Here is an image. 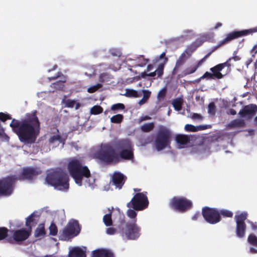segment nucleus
<instances>
[{
    "mask_svg": "<svg viewBox=\"0 0 257 257\" xmlns=\"http://www.w3.org/2000/svg\"><path fill=\"white\" fill-rule=\"evenodd\" d=\"M119 153L116 154L114 149L109 144L101 145L100 151L94 157L105 163L115 162L120 158L132 160L134 156V149L132 143L129 140L120 141L117 146Z\"/></svg>",
    "mask_w": 257,
    "mask_h": 257,
    "instance_id": "obj_1",
    "label": "nucleus"
},
{
    "mask_svg": "<svg viewBox=\"0 0 257 257\" xmlns=\"http://www.w3.org/2000/svg\"><path fill=\"white\" fill-rule=\"evenodd\" d=\"M10 125L18 135L20 141L27 143L34 142L39 132L40 124L35 113L31 118L21 122L13 119Z\"/></svg>",
    "mask_w": 257,
    "mask_h": 257,
    "instance_id": "obj_2",
    "label": "nucleus"
},
{
    "mask_svg": "<svg viewBox=\"0 0 257 257\" xmlns=\"http://www.w3.org/2000/svg\"><path fill=\"white\" fill-rule=\"evenodd\" d=\"M69 172L78 186L85 185L92 188L95 186V178L91 175L86 166L83 165L81 158H73L68 164Z\"/></svg>",
    "mask_w": 257,
    "mask_h": 257,
    "instance_id": "obj_3",
    "label": "nucleus"
},
{
    "mask_svg": "<svg viewBox=\"0 0 257 257\" xmlns=\"http://www.w3.org/2000/svg\"><path fill=\"white\" fill-rule=\"evenodd\" d=\"M46 182L60 191H66L69 188L68 176L58 172H49L46 178Z\"/></svg>",
    "mask_w": 257,
    "mask_h": 257,
    "instance_id": "obj_4",
    "label": "nucleus"
},
{
    "mask_svg": "<svg viewBox=\"0 0 257 257\" xmlns=\"http://www.w3.org/2000/svg\"><path fill=\"white\" fill-rule=\"evenodd\" d=\"M170 135L171 133L168 129L161 128L155 143V147L157 151H160L170 148Z\"/></svg>",
    "mask_w": 257,
    "mask_h": 257,
    "instance_id": "obj_5",
    "label": "nucleus"
},
{
    "mask_svg": "<svg viewBox=\"0 0 257 257\" xmlns=\"http://www.w3.org/2000/svg\"><path fill=\"white\" fill-rule=\"evenodd\" d=\"M148 200L146 194L143 193H137L128 202L127 206L136 210H142L148 205Z\"/></svg>",
    "mask_w": 257,
    "mask_h": 257,
    "instance_id": "obj_6",
    "label": "nucleus"
},
{
    "mask_svg": "<svg viewBox=\"0 0 257 257\" xmlns=\"http://www.w3.org/2000/svg\"><path fill=\"white\" fill-rule=\"evenodd\" d=\"M170 206L179 211L184 212L191 208L192 203L183 197H174L170 201Z\"/></svg>",
    "mask_w": 257,
    "mask_h": 257,
    "instance_id": "obj_7",
    "label": "nucleus"
},
{
    "mask_svg": "<svg viewBox=\"0 0 257 257\" xmlns=\"http://www.w3.org/2000/svg\"><path fill=\"white\" fill-rule=\"evenodd\" d=\"M140 228L135 223L127 224L123 228L121 232V236L125 239H135L140 234Z\"/></svg>",
    "mask_w": 257,
    "mask_h": 257,
    "instance_id": "obj_8",
    "label": "nucleus"
},
{
    "mask_svg": "<svg viewBox=\"0 0 257 257\" xmlns=\"http://www.w3.org/2000/svg\"><path fill=\"white\" fill-rule=\"evenodd\" d=\"M80 230L78 222L75 220H71L63 230L62 238L64 240H66L76 236L79 233Z\"/></svg>",
    "mask_w": 257,
    "mask_h": 257,
    "instance_id": "obj_9",
    "label": "nucleus"
},
{
    "mask_svg": "<svg viewBox=\"0 0 257 257\" xmlns=\"http://www.w3.org/2000/svg\"><path fill=\"white\" fill-rule=\"evenodd\" d=\"M202 215L205 220L210 224H215L220 221L219 210L207 207L202 209Z\"/></svg>",
    "mask_w": 257,
    "mask_h": 257,
    "instance_id": "obj_10",
    "label": "nucleus"
},
{
    "mask_svg": "<svg viewBox=\"0 0 257 257\" xmlns=\"http://www.w3.org/2000/svg\"><path fill=\"white\" fill-rule=\"evenodd\" d=\"M247 213L243 212L235 216V220L236 223V232L238 237L242 238L244 236L246 226L244 220L246 219Z\"/></svg>",
    "mask_w": 257,
    "mask_h": 257,
    "instance_id": "obj_11",
    "label": "nucleus"
},
{
    "mask_svg": "<svg viewBox=\"0 0 257 257\" xmlns=\"http://www.w3.org/2000/svg\"><path fill=\"white\" fill-rule=\"evenodd\" d=\"M16 178L10 176L0 181V195H10L13 191V184Z\"/></svg>",
    "mask_w": 257,
    "mask_h": 257,
    "instance_id": "obj_12",
    "label": "nucleus"
},
{
    "mask_svg": "<svg viewBox=\"0 0 257 257\" xmlns=\"http://www.w3.org/2000/svg\"><path fill=\"white\" fill-rule=\"evenodd\" d=\"M252 34L250 29L244 30L242 31H235L227 34L225 38L222 40L223 44L228 43L229 42L238 38L239 37L246 36Z\"/></svg>",
    "mask_w": 257,
    "mask_h": 257,
    "instance_id": "obj_13",
    "label": "nucleus"
},
{
    "mask_svg": "<svg viewBox=\"0 0 257 257\" xmlns=\"http://www.w3.org/2000/svg\"><path fill=\"white\" fill-rule=\"evenodd\" d=\"M125 180V177L121 173L114 172L112 176V181L116 188L120 189Z\"/></svg>",
    "mask_w": 257,
    "mask_h": 257,
    "instance_id": "obj_14",
    "label": "nucleus"
},
{
    "mask_svg": "<svg viewBox=\"0 0 257 257\" xmlns=\"http://www.w3.org/2000/svg\"><path fill=\"white\" fill-rule=\"evenodd\" d=\"M40 172L39 169L33 168H24L21 179H32Z\"/></svg>",
    "mask_w": 257,
    "mask_h": 257,
    "instance_id": "obj_15",
    "label": "nucleus"
},
{
    "mask_svg": "<svg viewBox=\"0 0 257 257\" xmlns=\"http://www.w3.org/2000/svg\"><path fill=\"white\" fill-rule=\"evenodd\" d=\"M29 231L22 229L17 230L13 233V237L16 241H21L26 239L29 236Z\"/></svg>",
    "mask_w": 257,
    "mask_h": 257,
    "instance_id": "obj_16",
    "label": "nucleus"
},
{
    "mask_svg": "<svg viewBox=\"0 0 257 257\" xmlns=\"http://www.w3.org/2000/svg\"><path fill=\"white\" fill-rule=\"evenodd\" d=\"M215 104L217 111L222 112L229 107L230 103L227 100L222 98H216L214 100Z\"/></svg>",
    "mask_w": 257,
    "mask_h": 257,
    "instance_id": "obj_17",
    "label": "nucleus"
},
{
    "mask_svg": "<svg viewBox=\"0 0 257 257\" xmlns=\"http://www.w3.org/2000/svg\"><path fill=\"white\" fill-rule=\"evenodd\" d=\"M176 142L178 148H184L189 142V138L186 135H178L176 137Z\"/></svg>",
    "mask_w": 257,
    "mask_h": 257,
    "instance_id": "obj_18",
    "label": "nucleus"
},
{
    "mask_svg": "<svg viewBox=\"0 0 257 257\" xmlns=\"http://www.w3.org/2000/svg\"><path fill=\"white\" fill-rule=\"evenodd\" d=\"M68 257H86L85 251L80 247H69Z\"/></svg>",
    "mask_w": 257,
    "mask_h": 257,
    "instance_id": "obj_19",
    "label": "nucleus"
},
{
    "mask_svg": "<svg viewBox=\"0 0 257 257\" xmlns=\"http://www.w3.org/2000/svg\"><path fill=\"white\" fill-rule=\"evenodd\" d=\"M247 240L250 245L249 249V252L257 253V237L254 234H251L248 237Z\"/></svg>",
    "mask_w": 257,
    "mask_h": 257,
    "instance_id": "obj_20",
    "label": "nucleus"
},
{
    "mask_svg": "<svg viewBox=\"0 0 257 257\" xmlns=\"http://www.w3.org/2000/svg\"><path fill=\"white\" fill-rule=\"evenodd\" d=\"M39 213L38 212H33L26 220V225L30 229L35 225L39 220Z\"/></svg>",
    "mask_w": 257,
    "mask_h": 257,
    "instance_id": "obj_21",
    "label": "nucleus"
},
{
    "mask_svg": "<svg viewBox=\"0 0 257 257\" xmlns=\"http://www.w3.org/2000/svg\"><path fill=\"white\" fill-rule=\"evenodd\" d=\"M110 252L105 249H97L92 252V257H111Z\"/></svg>",
    "mask_w": 257,
    "mask_h": 257,
    "instance_id": "obj_22",
    "label": "nucleus"
},
{
    "mask_svg": "<svg viewBox=\"0 0 257 257\" xmlns=\"http://www.w3.org/2000/svg\"><path fill=\"white\" fill-rule=\"evenodd\" d=\"M223 69L222 66L218 64L215 66L210 69V71L212 72V75L214 77L218 79L222 78L224 75H223L220 71Z\"/></svg>",
    "mask_w": 257,
    "mask_h": 257,
    "instance_id": "obj_23",
    "label": "nucleus"
},
{
    "mask_svg": "<svg viewBox=\"0 0 257 257\" xmlns=\"http://www.w3.org/2000/svg\"><path fill=\"white\" fill-rule=\"evenodd\" d=\"M65 106L69 108H73L75 107V109H78L80 107L83 106V103L77 102L75 100L67 99L64 102Z\"/></svg>",
    "mask_w": 257,
    "mask_h": 257,
    "instance_id": "obj_24",
    "label": "nucleus"
},
{
    "mask_svg": "<svg viewBox=\"0 0 257 257\" xmlns=\"http://www.w3.org/2000/svg\"><path fill=\"white\" fill-rule=\"evenodd\" d=\"M45 234L44 224L42 223L39 224L35 230L34 233L35 236L38 238H41L45 236Z\"/></svg>",
    "mask_w": 257,
    "mask_h": 257,
    "instance_id": "obj_25",
    "label": "nucleus"
},
{
    "mask_svg": "<svg viewBox=\"0 0 257 257\" xmlns=\"http://www.w3.org/2000/svg\"><path fill=\"white\" fill-rule=\"evenodd\" d=\"M64 139H62L59 136H54L51 137L49 139L50 143L53 145L52 147H55L56 146L58 145L59 144L62 143V145L61 147H62L64 145Z\"/></svg>",
    "mask_w": 257,
    "mask_h": 257,
    "instance_id": "obj_26",
    "label": "nucleus"
},
{
    "mask_svg": "<svg viewBox=\"0 0 257 257\" xmlns=\"http://www.w3.org/2000/svg\"><path fill=\"white\" fill-rule=\"evenodd\" d=\"M172 104L176 111H180L182 109L183 104V99L181 97H178L172 100Z\"/></svg>",
    "mask_w": 257,
    "mask_h": 257,
    "instance_id": "obj_27",
    "label": "nucleus"
},
{
    "mask_svg": "<svg viewBox=\"0 0 257 257\" xmlns=\"http://www.w3.org/2000/svg\"><path fill=\"white\" fill-rule=\"evenodd\" d=\"M239 112H257V105L254 104L245 105Z\"/></svg>",
    "mask_w": 257,
    "mask_h": 257,
    "instance_id": "obj_28",
    "label": "nucleus"
},
{
    "mask_svg": "<svg viewBox=\"0 0 257 257\" xmlns=\"http://www.w3.org/2000/svg\"><path fill=\"white\" fill-rule=\"evenodd\" d=\"M124 95L126 97L137 98L140 97L141 94H139L137 90L134 89H126Z\"/></svg>",
    "mask_w": 257,
    "mask_h": 257,
    "instance_id": "obj_29",
    "label": "nucleus"
},
{
    "mask_svg": "<svg viewBox=\"0 0 257 257\" xmlns=\"http://www.w3.org/2000/svg\"><path fill=\"white\" fill-rule=\"evenodd\" d=\"M188 117L190 118L193 121L199 122L204 120V117L199 113H189Z\"/></svg>",
    "mask_w": 257,
    "mask_h": 257,
    "instance_id": "obj_30",
    "label": "nucleus"
},
{
    "mask_svg": "<svg viewBox=\"0 0 257 257\" xmlns=\"http://www.w3.org/2000/svg\"><path fill=\"white\" fill-rule=\"evenodd\" d=\"M142 92L143 93V97L139 101V104L141 105L145 103L151 94V92L148 90H143Z\"/></svg>",
    "mask_w": 257,
    "mask_h": 257,
    "instance_id": "obj_31",
    "label": "nucleus"
},
{
    "mask_svg": "<svg viewBox=\"0 0 257 257\" xmlns=\"http://www.w3.org/2000/svg\"><path fill=\"white\" fill-rule=\"evenodd\" d=\"M124 105L120 103L114 104L111 107V109L114 111H122L124 109Z\"/></svg>",
    "mask_w": 257,
    "mask_h": 257,
    "instance_id": "obj_32",
    "label": "nucleus"
},
{
    "mask_svg": "<svg viewBox=\"0 0 257 257\" xmlns=\"http://www.w3.org/2000/svg\"><path fill=\"white\" fill-rule=\"evenodd\" d=\"M197 69H198V66H197L196 65L192 66V67H188L184 70V71H183L184 75H183L186 76L187 75L192 74V73H194Z\"/></svg>",
    "mask_w": 257,
    "mask_h": 257,
    "instance_id": "obj_33",
    "label": "nucleus"
},
{
    "mask_svg": "<svg viewBox=\"0 0 257 257\" xmlns=\"http://www.w3.org/2000/svg\"><path fill=\"white\" fill-rule=\"evenodd\" d=\"M103 221L106 226H110L112 225V220L111 214H105L103 218Z\"/></svg>",
    "mask_w": 257,
    "mask_h": 257,
    "instance_id": "obj_34",
    "label": "nucleus"
},
{
    "mask_svg": "<svg viewBox=\"0 0 257 257\" xmlns=\"http://www.w3.org/2000/svg\"><path fill=\"white\" fill-rule=\"evenodd\" d=\"M154 125L153 123H146L141 126V130L144 132L151 131L154 128Z\"/></svg>",
    "mask_w": 257,
    "mask_h": 257,
    "instance_id": "obj_35",
    "label": "nucleus"
},
{
    "mask_svg": "<svg viewBox=\"0 0 257 257\" xmlns=\"http://www.w3.org/2000/svg\"><path fill=\"white\" fill-rule=\"evenodd\" d=\"M110 79V76L108 74L103 73L101 74L99 77V81L101 83L108 82Z\"/></svg>",
    "mask_w": 257,
    "mask_h": 257,
    "instance_id": "obj_36",
    "label": "nucleus"
},
{
    "mask_svg": "<svg viewBox=\"0 0 257 257\" xmlns=\"http://www.w3.org/2000/svg\"><path fill=\"white\" fill-rule=\"evenodd\" d=\"M219 215H221L224 217H231L233 215V213L228 210L222 209L219 211Z\"/></svg>",
    "mask_w": 257,
    "mask_h": 257,
    "instance_id": "obj_37",
    "label": "nucleus"
},
{
    "mask_svg": "<svg viewBox=\"0 0 257 257\" xmlns=\"http://www.w3.org/2000/svg\"><path fill=\"white\" fill-rule=\"evenodd\" d=\"M58 230L55 224L52 223L49 226V233L50 235L55 236L57 234Z\"/></svg>",
    "mask_w": 257,
    "mask_h": 257,
    "instance_id": "obj_38",
    "label": "nucleus"
},
{
    "mask_svg": "<svg viewBox=\"0 0 257 257\" xmlns=\"http://www.w3.org/2000/svg\"><path fill=\"white\" fill-rule=\"evenodd\" d=\"M164 63L160 64L158 68L156 70V74L158 77H161L164 73Z\"/></svg>",
    "mask_w": 257,
    "mask_h": 257,
    "instance_id": "obj_39",
    "label": "nucleus"
},
{
    "mask_svg": "<svg viewBox=\"0 0 257 257\" xmlns=\"http://www.w3.org/2000/svg\"><path fill=\"white\" fill-rule=\"evenodd\" d=\"M65 82V81H58L55 83L52 84L53 88L56 89L60 90L62 89L64 87V83Z\"/></svg>",
    "mask_w": 257,
    "mask_h": 257,
    "instance_id": "obj_40",
    "label": "nucleus"
},
{
    "mask_svg": "<svg viewBox=\"0 0 257 257\" xmlns=\"http://www.w3.org/2000/svg\"><path fill=\"white\" fill-rule=\"evenodd\" d=\"M123 116L120 114L114 115L111 118V121L113 123H119L121 121Z\"/></svg>",
    "mask_w": 257,
    "mask_h": 257,
    "instance_id": "obj_41",
    "label": "nucleus"
},
{
    "mask_svg": "<svg viewBox=\"0 0 257 257\" xmlns=\"http://www.w3.org/2000/svg\"><path fill=\"white\" fill-rule=\"evenodd\" d=\"M196 50L195 47H194V45H193L192 44L188 46L187 49L185 50V51L183 53H185V54L188 55V57H190L192 53Z\"/></svg>",
    "mask_w": 257,
    "mask_h": 257,
    "instance_id": "obj_42",
    "label": "nucleus"
},
{
    "mask_svg": "<svg viewBox=\"0 0 257 257\" xmlns=\"http://www.w3.org/2000/svg\"><path fill=\"white\" fill-rule=\"evenodd\" d=\"M217 111L214 100L209 103L208 105V112H215Z\"/></svg>",
    "mask_w": 257,
    "mask_h": 257,
    "instance_id": "obj_43",
    "label": "nucleus"
},
{
    "mask_svg": "<svg viewBox=\"0 0 257 257\" xmlns=\"http://www.w3.org/2000/svg\"><path fill=\"white\" fill-rule=\"evenodd\" d=\"M102 85L100 83H98L95 85L92 86L88 88L87 91L89 93H94L99 88H101Z\"/></svg>",
    "mask_w": 257,
    "mask_h": 257,
    "instance_id": "obj_44",
    "label": "nucleus"
},
{
    "mask_svg": "<svg viewBox=\"0 0 257 257\" xmlns=\"http://www.w3.org/2000/svg\"><path fill=\"white\" fill-rule=\"evenodd\" d=\"M188 58L185 53H182L176 61L184 64Z\"/></svg>",
    "mask_w": 257,
    "mask_h": 257,
    "instance_id": "obj_45",
    "label": "nucleus"
},
{
    "mask_svg": "<svg viewBox=\"0 0 257 257\" xmlns=\"http://www.w3.org/2000/svg\"><path fill=\"white\" fill-rule=\"evenodd\" d=\"M0 139L3 141L8 142L9 141V137L5 134L3 128H0Z\"/></svg>",
    "mask_w": 257,
    "mask_h": 257,
    "instance_id": "obj_46",
    "label": "nucleus"
},
{
    "mask_svg": "<svg viewBox=\"0 0 257 257\" xmlns=\"http://www.w3.org/2000/svg\"><path fill=\"white\" fill-rule=\"evenodd\" d=\"M224 45L222 41H220L217 45L214 46L212 48L211 50L207 54L208 56H210L214 52L217 50L219 47Z\"/></svg>",
    "mask_w": 257,
    "mask_h": 257,
    "instance_id": "obj_47",
    "label": "nucleus"
},
{
    "mask_svg": "<svg viewBox=\"0 0 257 257\" xmlns=\"http://www.w3.org/2000/svg\"><path fill=\"white\" fill-rule=\"evenodd\" d=\"M224 45L222 41H220L217 45L214 46L212 48L211 50L207 54L208 56H210L214 52L217 50L219 47Z\"/></svg>",
    "mask_w": 257,
    "mask_h": 257,
    "instance_id": "obj_48",
    "label": "nucleus"
},
{
    "mask_svg": "<svg viewBox=\"0 0 257 257\" xmlns=\"http://www.w3.org/2000/svg\"><path fill=\"white\" fill-rule=\"evenodd\" d=\"M103 108L99 105H95L93 106L90 111V112H103Z\"/></svg>",
    "mask_w": 257,
    "mask_h": 257,
    "instance_id": "obj_49",
    "label": "nucleus"
},
{
    "mask_svg": "<svg viewBox=\"0 0 257 257\" xmlns=\"http://www.w3.org/2000/svg\"><path fill=\"white\" fill-rule=\"evenodd\" d=\"M166 91L167 90L166 88H164L163 89H161L158 94V98L160 100L163 99L166 96Z\"/></svg>",
    "mask_w": 257,
    "mask_h": 257,
    "instance_id": "obj_50",
    "label": "nucleus"
},
{
    "mask_svg": "<svg viewBox=\"0 0 257 257\" xmlns=\"http://www.w3.org/2000/svg\"><path fill=\"white\" fill-rule=\"evenodd\" d=\"M156 75V71L150 73H147L146 72L144 71L141 73V76L143 78H145L147 76L155 77Z\"/></svg>",
    "mask_w": 257,
    "mask_h": 257,
    "instance_id": "obj_51",
    "label": "nucleus"
},
{
    "mask_svg": "<svg viewBox=\"0 0 257 257\" xmlns=\"http://www.w3.org/2000/svg\"><path fill=\"white\" fill-rule=\"evenodd\" d=\"M183 65V64L176 61L175 66L174 68L173 71H172V74H177L178 73V72L179 71L180 68L182 67V66Z\"/></svg>",
    "mask_w": 257,
    "mask_h": 257,
    "instance_id": "obj_52",
    "label": "nucleus"
},
{
    "mask_svg": "<svg viewBox=\"0 0 257 257\" xmlns=\"http://www.w3.org/2000/svg\"><path fill=\"white\" fill-rule=\"evenodd\" d=\"M205 78L207 79H212L214 78V77L212 73L207 71L200 77V79H203Z\"/></svg>",
    "mask_w": 257,
    "mask_h": 257,
    "instance_id": "obj_53",
    "label": "nucleus"
},
{
    "mask_svg": "<svg viewBox=\"0 0 257 257\" xmlns=\"http://www.w3.org/2000/svg\"><path fill=\"white\" fill-rule=\"evenodd\" d=\"M7 235V229L5 228H0V240L4 239Z\"/></svg>",
    "mask_w": 257,
    "mask_h": 257,
    "instance_id": "obj_54",
    "label": "nucleus"
},
{
    "mask_svg": "<svg viewBox=\"0 0 257 257\" xmlns=\"http://www.w3.org/2000/svg\"><path fill=\"white\" fill-rule=\"evenodd\" d=\"M127 215L130 218H134L137 215V213L134 209H130L127 211Z\"/></svg>",
    "mask_w": 257,
    "mask_h": 257,
    "instance_id": "obj_55",
    "label": "nucleus"
},
{
    "mask_svg": "<svg viewBox=\"0 0 257 257\" xmlns=\"http://www.w3.org/2000/svg\"><path fill=\"white\" fill-rule=\"evenodd\" d=\"M232 58H229L227 60V61L224 63H220L221 66H222V68L223 69L225 67H227L228 68H230L231 66V64L230 63Z\"/></svg>",
    "mask_w": 257,
    "mask_h": 257,
    "instance_id": "obj_56",
    "label": "nucleus"
},
{
    "mask_svg": "<svg viewBox=\"0 0 257 257\" xmlns=\"http://www.w3.org/2000/svg\"><path fill=\"white\" fill-rule=\"evenodd\" d=\"M204 43V41L201 39L196 40L194 43H192L194 47L196 49L197 48L201 46Z\"/></svg>",
    "mask_w": 257,
    "mask_h": 257,
    "instance_id": "obj_57",
    "label": "nucleus"
},
{
    "mask_svg": "<svg viewBox=\"0 0 257 257\" xmlns=\"http://www.w3.org/2000/svg\"><path fill=\"white\" fill-rule=\"evenodd\" d=\"M11 117L7 113H0V120L2 121H5L7 119H10Z\"/></svg>",
    "mask_w": 257,
    "mask_h": 257,
    "instance_id": "obj_58",
    "label": "nucleus"
},
{
    "mask_svg": "<svg viewBox=\"0 0 257 257\" xmlns=\"http://www.w3.org/2000/svg\"><path fill=\"white\" fill-rule=\"evenodd\" d=\"M106 232L107 234L113 235L115 233L116 230L113 227H109L106 229Z\"/></svg>",
    "mask_w": 257,
    "mask_h": 257,
    "instance_id": "obj_59",
    "label": "nucleus"
},
{
    "mask_svg": "<svg viewBox=\"0 0 257 257\" xmlns=\"http://www.w3.org/2000/svg\"><path fill=\"white\" fill-rule=\"evenodd\" d=\"M209 56H208V55L207 54H206L202 59H201V60H200L197 64L196 65L197 66H198V68L201 66L202 65V64L205 62L207 58H208Z\"/></svg>",
    "mask_w": 257,
    "mask_h": 257,
    "instance_id": "obj_60",
    "label": "nucleus"
},
{
    "mask_svg": "<svg viewBox=\"0 0 257 257\" xmlns=\"http://www.w3.org/2000/svg\"><path fill=\"white\" fill-rule=\"evenodd\" d=\"M237 51H234L233 53V56L231 57L230 58H232V59L234 60L235 61H237L240 60V58L236 55Z\"/></svg>",
    "mask_w": 257,
    "mask_h": 257,
    "instance_id": "obj_61",
    "label": "nucleus"
},
{
    "mask_svg": "<svg viewBox=\"0 0 257 257\" xmlns=\"http://www.w3.org/2000/svg\"><path fill=\"white\" fill-rule=\"evenodd\" d=\"M62 75H63L62 73L60 72H59L57 73V74H56V76H55L54 77H49V79L50 80H55V79L58 78V77H60Z\"/></svg>",
    "mask_w": 257,
    "mask_h": 257,
    "instance_id": "obj_62",
    "label": "nucleus"
},
{
    "mask_svg": "<svg viewBox=\"0 0 257 257\" xmlns=\"http://www.w3.org/2000/svg\"><path fill=\"white\" fill-rule=\"evenodd\" d=\"M143 58V62H142L141 64H140V66L141 67L144 66L146 65V64L149 61V60L148 59H145L144 58V56H142Z\"/></svg>",
    "mask_w": 257,
    "mask_h": 257,
    "instance_id": "obj_63",
    "label": "nucleus"
},
{
    "mask_svg": "<svg viewBox=\"0 0 257 257\" xmlns=\"http://www.w3.org/2000/svg\"><path fill=\"white\" fill-rule=\"evenodd\" d=\"M251 52L254 54L257 53V43L253 46L251 50Z\"/></svg>",
    "mask_w": 257,
    "mask_h": 257,
    "instance_id": "obj_64",
    "label": "nucleus"
}]
</instances>
